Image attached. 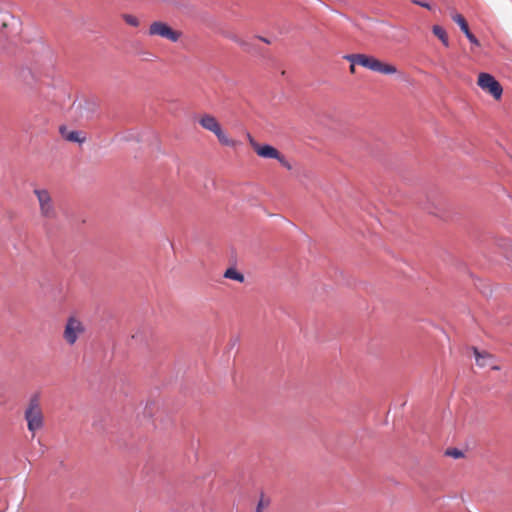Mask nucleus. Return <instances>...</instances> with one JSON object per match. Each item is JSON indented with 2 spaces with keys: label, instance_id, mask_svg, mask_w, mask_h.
<instances>
[{
  "label": "nucleus",
  "instance_id": "7",
  "mask_svg": "<svg viewBox=\"0 0 512 512\" xmlns=\"http://www.w3.org/2000/svg\"><path fill=\"white\" fill-rule=\"evenodd\" d=\"M477 85L495 100H500L503 94L501 84L489 73L481 72L478 75Z\"/></svg>",
  "mask_w": 512,
  "mask_h": 512
},
{
  "label": "nucleus",
  "instance_id": "18",
  "mask_svg": "<svg viewBox=\"0 0 512 512\" xmlns=\"http://www.w3.org/2000/svg\"><path fill=\"white\" fill-rule=\"evenodd\" d=\"M415 4L419 5V6H422L424 8H427V9H430V5L426 2H421V1H417V0H414L413 1Z\"/></svg>",
  "mask_w": 512,
  "mask_h": 512
},
{
  "label": "nucleus",
  "instance_id": "10",
  "mask_svg": "<svg viewBox=\"0 0 512 512\" xmlns=\"http://www.w3.org/2000/svg\"><path fill=\"white\" fill-rule=\"evenodd\" d=\"M60 132L62 137L69 142L82 143L84 141V137L78 131H67L65 128H61Z\"/></svg>",
  "mask_w": 512,
  "mask_h": 512
},
{
  "label": "nucleus",
  "instance_id": "6",
  "mask_svg": "<svg viewBox=\"0 0 512 512\" xmlns=\"http://www.w3.org/2000/svg\"><path fill=\"white\" fill-rule=\"evenodd\" d=\"M85 331L84 323L77 316H69L64 326L63 339L69 346H73Z\"/></svg>",
  "mask_w": 512,
  "mask_h": 512
},
{
  "label": "nucleus",
  "instance_id": "1",
  "mask_svg": "<svg viewBox=\"0 0 512 512\" xmlns=\"http://www.w3.org/2000/svg\"><path fill=\"white\" fill-rule=\"evenodd\" d=\"M198 123L204 130L213 133L221 145L227 147H235L237 145V141L230 138L224 132L220 122L214 115L202 113L198 116Z\"/></svg>",
  "mask_w": 512,
  "mask_h": 512
},
{
  "label": "nucleus",
  "instance_id": "15",
  "mask_svg": "<svg viewBox=\"0 0 512 512\" xmlns=\"http://www.w3.org/2000/svg\"><path fill=\"white\" fill-rule=\"evenodd\" d=\"M268 505H269V500L261 497V499L259 500V502L257 504L256 512H262L265 508L268 507Z\"/></svg>",
  "mask_w": 512,
  "mask_h": 512
},
{
  "label": "nucleus",
  "instance_id": "2",
  "mask_svg": "<svg viewBox=\"0 0 512 512\" xmlns=\"http://www.w3.org/2000/svg\"><path fill=\"white\" fill-rule=\"evenodd\" d=\"M344 58L353 64L363 66L381 74L389 75L397 72V68L394 65L384 63L365 54H350L346 55Z\"/></svg>",
  "mask_w": 512,
  "mask_h": 512
},
{
  "label": "nucleus",
  "instance_id": "19",
  "mask_svg": "<svg viewBox=\"0 0 512 512\" xmlns=\"http://www.w3.org/2000/svg\"><path fill=\"white\" fill-rule=\"evenodd\" d=\"M355 65H356V64L351 63V66H350V71H351V73H354V72H355Z\"/></svg>",
  "mask_w": 512,
  "mask_h": 512
},
{
  "label": "nucleus",
  "instance_id": "4",
  "mask_svg": "<svg viewBox=\"0 0 512 512\" xmlns=\"http://www.w3.org/2000/svg\"><path fill=\"white\" fill-rule=\"evenodd\" d=\"M34 195L38 201L40 216L48 221L56 219L57 209L51 193L46 189L36 188L34 189Z\"/></svg>",
  "mask_w": 512,
  "mask_h": 512
},
{
  "label": "nucleus",
  "instance_id": "9",
  "mask_svg": "<svg viewBox=\"0 0 512 512\" xmlns=\"http://www.w3.org/2000/svg\"><path fill=\"white\" fill-rule=\"evenodd\" d=\"M476 363L480 367L490 366L493 370H499L500 367L493 364V356L485 351L480 352L477 348H473Z\"/></svg>",
  "mask_w": 512,
  "mask_h": 512
},
{
  "label": "nucleus",
  "instance_id": "12",
  "mask_svg": "<svg viewBox=\"0 0 512 512\" xmlns=\"http://www.w3.org/2000/svg\"><path fill=\"white\" fill-rule=\"evenodd\" d=\"M433 34L446 46H449V40L446 31L439 25H434L432 28Z\"/></svg>",
  "mask_w": 512,
  "mask_h": 512
},
{
  "label": "nucleus",
  "instance_id": "13",
  "mask_svg": "<svg viewBox=\"0 0 512 512\" xmlns=\"http://www.w3.org/2000/svg\"><path fill=\"white\" fill-rule=\"evenodd\" d=\"M224 277L238 282L244 281V275L234 268H228L224 273Z\"/></svg>",
  "mask_w": 512,
  "mask_h": 512
},
{
  "label": "nucleus",
  "instance_id": "16",
  "mask_svg": "<svg viewBox=\"0 0 512 512\" xmlns=\"http://www.w3.org/2000/svg\"><path fill=\"white\" fill-rule=\"evenodd\" d=\"M465 36L467 37V39L475 46H480V42L478 41V39L471 33V31H467L466 33H464Z\"/></svg>",
  "mask_w": 512,
  "mask_h": 512
},
{
  "label": "nucleus",
  "instance_id": "8",
  "mask_svg": "<svg viewBox=\"0 0 512 512\" xmlns=\"http://www.w3.org/2000/svg\"><path fill=\"white\" fill-rule=\"evenodd\" d=\"M148 33L150 36H159L171 42H177L181 36L180 32L173 30L168 24L161 21L153 22Z\"/></svg>",
  "mask_w": 512,
  "mask_h": 512
},
{
  "label": "nucleus",
  "instance_id": "3",
  "mask_svg": "<svg viewBox=\"0 0 512 512\" xmlns=\"http://www.w3.org/2000/svg\"><path fill=\"white\" fill-rule=\"evenodd\" d=\"M28 430L34 435L44 425V415L41 408L39 395H33L28 402L24 414Z\"/></svg>",
  "mask_w": 512,
  "mask_h": 512
},
{
  "label": "nucleus",
  "instance_id": "5",
  "mask_svg": "<svg viewBox=\"0 0 512 512\" xmlns=\"http://www.w3.org/2000/svg\"><path fill=\"white\" fill-rule=\"evenodd\" d=\"M247 138L258 156L266 159H276L288 170L292 169V165L289 161L275 147L271 145H260L249 133L247 134Z\"/></svg>",
  "mask_w": 512,
  "mask_h": 512
},
{
  "label": "nucleus",
  "instance_id": "17",
  "mask_svg": "<svg viewBox=\"0 0 512 512\" xmlns=\"http://www.w3.org/2000/svg\"><path fill=\"white\" fill-rule=\"evenodd\" d=\"M447 454L453 456L454 458H460L463 456V453L457 449L448 450Z\"/></svg>",
  "mask_w": 512,
  "mask_h": 512
},
{
  "label": "nucleus",
  "instance_id": "14",
  "mask_svg": "<svg viewBox=\"0 0 512 512\" xmlns=\"http://www.w3.org/2000/svg\"><path fill=\"white\" fill-rule=\"evenodd\" d=\"M123 19L126 24L133 26V27H138L140 24L138 18L131 14H124Z\"/></svg>",
  "mask_w": 512,
  "mask_h": 512
},
{
  "label": "nucleus",
  "instance_id": "11",
  "mask_svg": "<svg viewBox=\"0 0 512 512\" xmlns=\"http://www.w3.org/2000/svg\"><path fill=\"white\" fill-rule=\"evenodd\" d=\"M451 18L455 23L459 25L463 33H466L467 31L470 30L467 21L461 14L457 13L456 11H452Z\"/></svg>",
  "mask_w": 512,
  "mask_h": 512
}]
</instances>
